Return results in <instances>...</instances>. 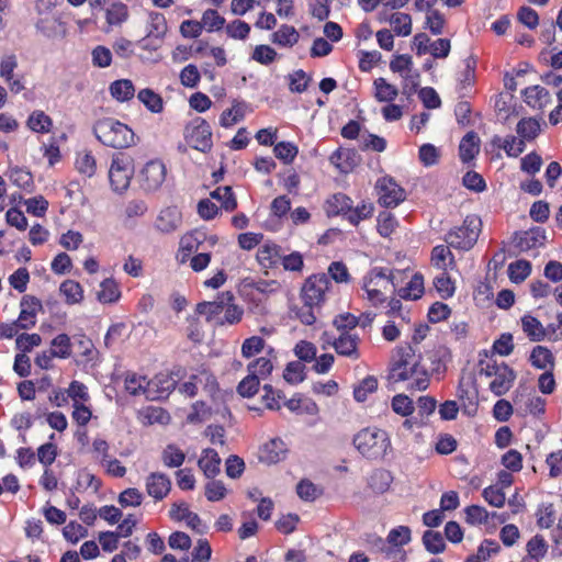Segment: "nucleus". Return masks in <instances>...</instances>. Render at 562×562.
I'll list each match as a JSON object with an SVG mask.
<instances>
[{
  "instance_id": "obj_1",
  "label": "nucleus",
  "mask_w": 562,
  "mask_h": 562,
  "mask_svg": "<svg viewBox=\"0 0 562 562\" xmlns=\"http://www.w3.org/2000/svg\"><path fill=\"white\" fill-rule=\"evenodd\" d=\"M390 379L394 382H407V389L412 391H424L429 385V375L420 364V356L408 345L396 348Z\"/></svg>"
},
{
  "instance_id": "obj_2",
  "label": "nucleus",
  "mask_w": 562,
  "mask_h": 562,
  "mask_svg": "<svg viewBox=\"0 0 562 562\" xmlns=\"http://www.w3.org/2000/svg\"><path fill=\"white\" fill-rule=\"evenodd\" d=\"M477 373L487 381L488 390L496 396L506 394L516 380V372L486 350L479 353Z\"/></svg>"
},
{
  "instance_id": "obj_3",
  "label": "nucleus",
  "mask_w": 562,
  "mask_h": 562,
  "mask_svg": "<svg viewBox=\"0 0 562 562\" xmlns=\"http://www.w3.org/2000/svg\"><path fill=\"white\" fill-rule=\"evenodd\" d=\"M196 312L218 326L236 325L244 316L243 306L235 303L231 292L221 293L215 301L199 303Z\"/></svg>"
},
{
  "instance_id": "obj_4",
  "label": "nucleus",
  "mask_w": 562,
  "mask_h": 562,
  "mask_svg": "<svg viewBox=\"0 0 562 562\" xmlns=\"http://www.w3.org/2000/svg\"><path fill=\"white\" fill-rule=\"evenodd\" d=\"M97 139L104 146L115 149L135 145V134L131 127L114 117H103L93 125Z\"/></svg>"
},
{
  "instance_id": "obj_5",
  "label": "nucleus",
  "mask_w": 562,
  "mask_h": 562,
  "mask_svg": "<svg viewBox=\"0 0 562 562\" xmlns=\"http://www.w3.org/2000/svg\"><path fill=\"white\" fill-rule=\"evenodd\" d=\"M363 299L372 306H379L394 293L395 285L390 270L383 268L371 269L361 282Z\"/></svg>"
},
{
  "instance_id": "obj_6",
  "label": "nucleus",
  "mask_w": 562,
  "mask_h": 562,
  "mask_svg": "<svg viewBox=\"0 0 562 562\" xmlns=\"http://www.w3.org/2000/svg\"><path fill=\"white\" fill-rule=\"evenodd\" d=\"M353 445L363 457L376 460L386 454L391 440L385 430L368 427L355 435Z\"/></svg>"
},
{
  "instance_id": "obj_7",
  "label": "nucleus",
  "mask_w": 562,
  "mask_h": 562,
  "mask_svg": "<svg viewBox=\"0 0 562 562\" xmlns=\"http://www.w3.org/2000/svg\"><path fill=\"white\" fill-rule=\"evenodd\" d=\"M198 383H204V393L213 400L216 409H220V405L224 402L227 394L220 390L216 378L206 370L192 374L188 381L179 386V392L192 397L199 392Z\"/></svg>"
},
{
  "instance_id": "obj_8",
  "label": "nucleus",
  "mask_w": 562,
  "mask_h": 562,
  "mask_svg": "<svg viewBox=\"0 0 562 562\" xmlns=\"http://www.w3.org/2000/svg\"><path fill=\"white\" fill-rule=\"evenodd\" d=\"M481 226L476 215H468L461 226L447 234L446 241L456 249L469 250L476 243Z\"/></svg>"
},
{
  "instance_id": "obj_9",
  "label": "nucleus",
  "mask_w": 562,
  "mask_h": 562,
  "mask_svg": "<svg viewBox=\"0 0 562 562\" xmlns=\"http://www.w3.org/2000/svg\"><path fill=\"white\" fill-rule=\"evenodd\" d=\"M321 341L323 349L333 347L341 357H346L351 360H358L360 358V337L355 333L342 331L335 337L330 333L324 331L321 336Z\"/></svg>"
},
{
  "instance_id": "obj_10",
  "label": "nucleus",
  "mask_w": 562,
  "mask_h": 562,
  "mask_svg": "<svg viewBox=\"0 0 562 562\" xmlns=\"http://www.w3.org/2000/svg\"><path fill=\"white\" fill-rule=\"evenodd\" d=\"M133 175V159L122 154L114 155L109 169V180L113 191L122 193L127 190Z\"/></svg>"
},
{
  "instance_id": "obj_11",
  "label": "nucleus",
  "mask_w": 562,
  "mask_h": 562,
  "mask_svg": "<svg viewBox=\"0 0 562 562\" xmlns=\"http://www.w3.org/2000/svg\"><path fill=\"white\" fill-rule=\"evenodd\" d=\"M390 69L402 78L404 93H413L419 86L420 75L414 68L413 58L407 54L395 55L390 61Z\"/></svg>"
},
{
  "instance_id": "obj_12",
  "label": "nucleus",
  "mask_w": 562,
  "mask_h": 562,
  "mask_svg": "<svg viewBox=\"0 0 562 562\" xmlns=\"http://www.w3.org/2000/svg\"><path fill=\"white\" fill-rule=\"evenodd\" d=\"M330 281L326 274H314L302 286L301 297L307 306H321L326 300Z\"/></svg>"
},
{
  "instance_id": "obj_13",
  "label": "nucleus",
  "mask_w": 562,
  "mask_h": 562,
  "mask_svg": "<svg viewBox=\"0 0 562 562\" xmlns=\"http://www.w3.org/2000/svg\"><path fill=\"white\" fill-rule=\"evenodd\" d=\"M166 175V165L160 159H151L139 170L138 181L143 190L154 192L162 186Z\"/></svg>"
},
{
  "instance_id": "obj_14",
  "label": "nucleus",
  "mask_w": 562,
  "mask_h": 562,
  "mask_svg": "<svg viewBox=\"0 0 562 562\" xmlns=\"http://www.w3.org/2000/svg\"><path fill=\"white\" fill-rule=\"evenodd\" d=\"M375 190L378 202L385 207H395L406 198L405 190L389 176L378 179Z\"/></svg>"
},
{
  "instance_id": "obj_15",
  "label": "nucleus",
  "mask_w": 562,
  "mask_h": 562,
  "mask_svg": "<svg viewBox=\"0 0 562 562\" xmlns=\"http://www.w3.org/2000/svg\"><path fill=\"white\" fill-rule=\"evenodd\" d=\"M186 137L191 147L206 151L212 147L210 124L202 117L194 119L186 128Z\"/></svg>"
},
{
  "instance_id": "obj_16",
  "label": "nucleus",
  "mask_w": 562,
  "mask_h": 562,
  "mask_svg": "<svg viewBox=\"0 0 562 562\" xmlns=\"http://www.w3.org/2000/svg\"><path fill=\"white\" fill-rule=\"evenodd\" d=\"M202 238H204V231L202 229H194L184 234L179 241L177 260L180 263H186L193 252L200 249L203 250Z\"/></svg>"
},
{
  "instance_id": "obj_17",
  "label": "nucleus",
  "mask_w": 562,
  "mask_h": 562,
  "mask_svg": "<svg viewBox=\"0 0 562 562\" xmlns=\"http://www.w3.org/2000/svg\"><path fill=\"white\" fill-rule=\"evenodd\" d=\"M21 311L15 322L20 329L32 328L36 324V317L40 311H42V303L34 296H23L20 303Z\"/></svg>"
},
{
  "instance_id": "obj_18",
  "label": "nucleus",
  "mask_w": 562,
  "mask_h": 562,
  "mask_svg": "<svg viewBox=\"0 0 562 562\" xmlns=\"http://www.w3.org/2000/svg\"><path fill=\"white\" fill-rule=\"evenodd\" d=\"M378 20L381 23L387 22L391 25L392 31L397 36L406 37L412 33V18L407 13L398 11L393 13H386L385 11H380L378 13Z\"/></svg>"
},
{
  "instance_id": "obj_19",
  "label": "nucleus",
  "mask_w": 562,
  "mask_h": 562,
  "mask_svg": "<svg viewBox=\"0 0 562 562\" xmlns=\"http://www.w3.org/2000/svg\"><path fill=\"white\" fill-rule=\"evenodd\" d=\"M288 454V446L280 438H273L266 442L259 450V459L267 464H276L283 461Z\"/></svg>"
},
{
  "instance_id": "obj_20",
  "label": "nucleus",
  "mask_w": 562,
  "mask_h": 562,
  "mask_svg": "<svg viewBox=\"0 0 562 562\" xmlns=\"http://www.w3.org/2000/svg\"><path fill=\"white\" fill-rule=\"evenodd\" d=\"M147 494L155 501L164 499L171 490L170 479L160 472L150 473L145 480Z\"/></svg>"
},
{
  "instance_id": "obj_21",
  "label": "nucleus",
  "mask_w": 562,
  "mask_h": 562,
  "mask_svg": "<svg viewBox=\"0 0 562 562\" xmlns=\"http://www.w3.org/2000/svg\"><path fill=\"white\" fill-rule=\"evenodd\" d=\"M144 36L154 40H165L168 32V23L165 15L158 11H148L144 21Z\"/></svg>"
},
{
  "instance_id": "obj_22",
  "label": "nucleus",
  "mask_w": 562,
  "mask_h": 562,
  "mask_svg": "<svg viewBox=\"0 0 562 562\" xmlns=\"http://www.w3.org/2000/svg\"><path fill=\"white\" fill-rule=\"evenodd\" d=\"M175 380L167 374H158L149 380L147 400L158 401L168 397L175 389Z\"/></svg>"
},
{
  "instance_id": "obj_23",
  "label": "nucleus",
  "mask_w": 562,
  "mask_h": 562,
  "mask_svg": "<svg viewBox=\"0 0 562 562\" xmlns=\"http://www.w3.org/2000/svg\"><path fill=\"white\" fill-rule=\"evenodd\" d=\"M104 16L106 22V27L104 31L110 32L114 27L121 26L128 20L130 10L125 3L121 1H114L105 8Z\"/></svg>"
},
{
  "instance_id": "obj_24",
  "label": "nucleus",
  "mask_w": 562,
  "mask_h": 562,
  "mask_svg": "<svg viewBox=\"0 0 562 562\" xmlns=\"http://www.w3.org/2000/svg\"><path fill=\"white\" fill-rule=\"evenodd\" d=\"M270 41L279 47L291 48L299 43L300 33L294 26L282 24L271 34Z\"/></svg>"
},
{
  "instance_id": "obj_25",
  "label": "nucleus",
  "mask_w": 562,
  "mask_h": 562,
  "mask_svg": "<svg viewBox=\"0 0 562 562\" xmlns=\"http://www.w3.org/2000/svg\"><path fill=\"white\" fill-rule=\"evenodd\" d=\"M525 102L535 110H542L551 102L549 91L541 86H530L524 90Z\"/></svg>"
},
{
  "instance_id": "obj_26",
  "label": "nucleus",
  "mask_w": 562,
  "mask_h": 562,
  "mask_svg": "<svg viewBox=\"0 0 562 562\" xmlns=\"http://www.w3.org/2000/svg\"><path fill=\"white\" fill-rule=\"evenodd\" d=\"M430 263L440 272L454 269L456 261L449 246L438 245L434 247L431 250Z\"/></svg>"
},
{
  "instance_id": "obj_27",
  "label": "nucleus",
  "mask_w": 562,
  "mask_h": 562,
  "mask_svg": "<svg viewBox=\"0 0 562 562\" xmlns=\"http://www.w3.org/2000/svg\"><path fill=\"white\" fill-rule=\"evenodd\" d=\"M274 358V349L270 347L266 356L259 357L247 364V371L252 375H257V378L266 379L273 370L272 360Z\"/></svg>"
},
{
  "instance_id": "obj_28",
  "label": "nucleus",
  "mask_w": 562,
  "mask_h": 562,
  "mask_svg": "<svg viewBox=\"0 0 562 562\" xmlns=\"http://www.w3.org/2000/svg\"><path fill=\"white\" fill-rule=\"evenodd\" d=\"M198 464L206 477H214L220 472L221 458L215 450L204 449Z\"/></svg>"
},
{
  "instance_id": "obj_29",
  "label": "nucleus",
  "mask_w": 562,
  "mask_h": 562,
  "mask_svg": "<svg viewBox=\"0 0 562 562\" xmlns=\"http://www.w3.org/2000/svg\"><path fill=\"white\" fill-rule=\"evenodd\" d=\"M279 259L280 248L278 245L273 243H265L258 248L257 260L262 268L269 269L274 267Z\"/></svg>"
},
{
  "instance_id": "obj_30",
  "label": "nucleus",
  "mask_w": 562,
  "mask_h": 562,
  "mask_svg": "<svg viewBox=\"0 0 562 562\" xmlns=\"http://www.w3.org/2000/svg\"><path fill=\"white\" fill-rule=\"evenodd\" d=\"M109 92L114 100L122 103L133 99L135 87L130 79H119L110 85Z\"/></svg>"
},
{
  "instance_id": "obj_31",
  "label": "nucleus",
  "mask_w": 562,
  "mask_h": 562,
  "mask_svg": "<svg viewBox=\"0 0 562 562\" xmlns=\"http://www.w3.org/2000/svg\"><path fill=\"white\" fill-rule=\"evenodd\" d=\"M149 380L145 375L134 372L126 373L124 378V387L133 396L144 395L147 398V389Z\"/></svg>"
},
{
  "instance_id": "obj_32",
  "label": "nucleus",
  "mask_w": 562,
  "mask_h": 562,
  "mask_svg": "<svg viewBox=\"0 0 562 562\" xmlns=\"http://www.w3.org/2000/svg\"><path fill=\"white\" fill-rule=\"evenodd\" d=\"M521 328L531 341H541L546 337V328L539 319L527 314L520 319Z\"/></svg>"
},
{
  "instance_id": "obj_33",
  "label": "nucleus",
  "mask_w": 562,
  "mask_h": 562,
  "mask_svg": "<svg viewBox=\"0 0 562 562\" xmlns=\"http://www.w3.org/2000/svg\"><path fill=\"white\" fill-rule=\"evenodd\" d=\"M480 151L479 136L470 132L460 142L459 153L463 162L472 160Z\"/></svg>"
},
{
  "instance_id": "obj_34",
  "label": "nucleus",
  "mask_w": 562,
  "mask_h": 562,
  "mask_svg": "<svg viewBox=\"0 0 562 562\" xmlns=\"http://www.w3.org/2000/svg\"><path fill=\"white\" fill-rule=\"evenodd\" d=\"M247 105L241 102H234L229 109L223 111L220 117V124L223 127H232L243 121L246 116Z\"/></svg>"
},
{
  "instance_id": "obj_35",
  "label": "nucleus",
  "mask_w": 562,
  "mask_h": 562,
  "mask_svg": "<svg viewBox=\"0 0 562 562\" xmlns=\"http://www.w3.org/2000/svg\"><path fill=\"white\" fill-rule=\"evenodd\" d=\"M329 161L344 173L350 172L356 166L355 154L349 149L338 148L330 155Z\"/></svg>"
},
{
  "instance_id": "obj_36",
  "label": "nucleus",
  "mask_w": 562,
  "mask_h": 562,
  "mask_svg": "<svg viewBox=\"0 0 562 562\" xmlns=\"http://www.w3.org/2000/svg\"><path fill=\"white\" fill-rule=\"evenodd\" d=\"M98 300L103 304L115 303L121 297V290L114 279H105L100 283V290L97 293Z\"/></svg>"
},
{
  "instance_id": "obj_37",
  "label": "nucleus",
  "mask_w": 562,
  "mask_h": 562,
  "mask_svg": "<svg viewBox=\"0 0 562 562\" xmlns=\"http://www.w3.org/2000/svg\"><path fill=\"white\" fill-rule=\"evenodd\" d=\"M26 125L32 132L46 134L52 131L53 121L44 111L35 110L30 114Z\"/></svg>"
},
{
  "instance_id": "obj_38",
  "label": "nucleus",
  "mask_w": 562,
  "mask_h": 562,
  "mask_svg": "<svg viewBox=\"0 0 562 562\" xmlns=\"http://www.w3.org/2000/svg\"><path fill=\"white\" fill-rule=\"evenodd\" d=\"M529 360L535 368L540 370H551L554 366L552 352L543 346H536L530 353Z\"/></svg>"
},
{
  "instance_id": "obj_39",
  "label": "nucleus",
  "mask_w": 562,
  "mask_h": 562,
  "mask_svg": "<svg viewBox=\"0 0 562 562\" xmlns=\"http://www.w3.org/2000/svg\"><path fill=\"white\" fill-rule=\"evenodd\" d=\"M137 99L151 113H161L164 111L162 98L149 88L139 90Z\"/></svg>"
},
{
  "instance_id": "obj_40",
  "label": "nucleus",
  "mask_w": 562,
  "mask_h": 562,
  "mask_svg": "<svg viewBox=\"0 0 562 562\" xmlns=\"http://www.w3.org/2000/svg\"><path fill=\"white\" fill-rule=\"evenodd\" d=\"M59 291L67 304H78L83 300L82 286L75 280H65L60 284Z\"/></svg>"
},
{
  "instance_id": "obj_41",
  "label": "nucleus",
  "mask_w": 562,
  "mask_h": 562,
  "mask_svg": "<svg viewBox=\"0 0 562 562\" xmlns=\"http://www.w3.org/2000/svg\"><path fill=\"white\" fill-rule=\"evenodd\" d=\"M493 144L503 148L509 157H518L525 150V140L522 138L517 139L515 136L506 138L495 136Z\"/></svg>"
},
{
  "instance_id": "obj_42",
  "label": "nucleus",
  "mask_w": 562,
  "mask_h": 562,
  "mask_svg": "<svg viewBox=\"0 0 562 562\" xmlns=\"http://www.w3.org/2000/svg\"><path fill=\"white\" fill-rule=\"evenodd\" d=\"M374 97L379 102H392L398 95L395 86L387 82L384 78H378L373 82Z\"/></svg>"
},
{
  "instance_id": "obj_43",
  "label": "nucleus",
  "mask_w": 562,
  "mask_h": 562,
  "mask_svg": "<svg viewBox=\"0 0 562 562\" xmlns=\"http://www.w3.org/2000/svg\"><path fill=\"white\" fill-rule=\"evenodd\" d=\"M180 224V214L176 209H165L160 212L158 218H157V227L161 232L170 233Z\"/></svg>"
},
{
  "instance_id": "obj_44",
  "label": "nucleus",
  "mask_w": 562,
  "mask_h": 562,
  "mask_svg": "<svg viewBox=\"0 0 562 562\" xmlns=\"http://www.w3.org/2000/svg\"><path fill=\"white\" fill-rule=\"evenodd\" d=\"M508 277L514 283L524 282L531 273V263L528 260L519 259L508 265Z\"/></svg>"
},
{
  "instance_id": "obj_45",
  "label": "nucleus",
  "mask_w": 562,
  "mask_h": 562,
  "mask_svg": "<svg viewBox=\"0 0 562 562\" xmlns=\"http://www.w3.org/2000/svg\"><path fill=\"white\" fill-rule=\"evenodd\" d=\"M75 166L78 172L89 178L97 171L95 158L91 151L88 150L77 153Z\"/></svg>"
},
{
  "instance_id": "obj_46",
  "label": "nucleus",
  "mask_w": 562,
  "mask_h": 562,
  "mask_svg": "<svg viewBox=\"0 0 562 562\" xmlns=\"http://www.w3.org/2000/svg\"><path fill=\"white\" fill-rule=\"evenodd\" d=\"M465 521L469 525L476 526L487 524L491 517H495V513H488L483 506L470 505L464 508Z\"/></svg>"
},
{
  "instance_id": "obj_47",
  "label": "nucleus",
  "mask_w": 562,
  "mask_h": 562,
  "mask_svg": "<svg viewBox=\"0 0 562 562\" xmlns=\"http://www.w3.org/2000/svg\"><path fill=\"white\" fill-rule=\"evenodd\" d=\"M424 293V278L422 274H414L407 284L398 291L403 299L417 300Z\"/></svg>"
},
{
  "instance_id": "obj_48",
  "label": "nucleus",
  "mask_w": 562,
  "mask_h": 562,
  "mask_svg": "<svg viewBox=\"0 0 562 562\" xmlns=\"http://www.w3.org/2000/svg\"><path fill=\"white\" fill-rule=\"evenodd\" d=\"M541 130L540 122L537 119L528 117L522 119L517 124V134L524 140H532L535 139Z\"/></svg>"
},
{
  "instance_id": "obj_49",
  "label": "nucleus",
  "mask_w": 562,
  "mask_h": 562,
  "mask_svg": "<svg viewBox=\"0 0 562 562\" xmlns=\"http://www.w3.org/2000/svg\"><path fill=\"white\" fill-rule=\"evenodd\" d=\"M66 392L68 400L71 401V406L80 403H89L91 400L87 385L77 380L70 382Z\"/></svg>"
},
{
  "instance_id": "obj_50",
  "label": "nucleus",
  "mask_w": 562,
  "mask_h": 562,
  "mask_svg": "<svg viewBox=\"0 0 562 562\" xmlns=\"http://www.w3.org/2000/svg\"><path fill=\"white\" fill-rule=\"evenodd\" d=\"M201 23L203 29L212 33L221 31L225 26L226 20L216 10L207 9L202 14Z\"/></svg>"
},
{
  "instance_id": "obj_51",
  "label": "nucleus",
  "mask_w": 562,
  "mask_h": 562,
  "mask_svg": "<svg viewBox=\"0 0 562 562\" xmlns=\"http://www.w3.org/2000/svg\"><path fill=\"white\" fill-rule=\"evenodd\" d=\"M434 286L441 299H449L456 292L454 282L448 276L447 271H441L434 278Z\"/></svg>"
},
{
  "instance_id": "obj_52",
  "label": "nucleus",
  "mask_w": 562,
  "mask_h": 562,
  "mask_svg": "<svg viewBox=\"0 0 562 562\" xmlns=\"http://www.w3.org/2000/svg\"><path fill=\"white\" fill-rule=\"evenodd\" d=\"M250 25L243 20H233L225 24V33L229 38L246 41L250 34Z\"/></svg>"
},
{
  "instance_id": "obj_53",
  "label": "nucleus",
  "mask_w": 562,
  "mask_h": 562,
  "mask_svg": "<svg viewBox=\"0 0 562 562\" xmlns=\"http://www.w3.org/2000/svg\"><path fill=\"white\" fill-rule=\"evenodd\" d=\"M378 390V380L373 375L366 376L353 390V397L357 402L367 401L368 396Z\"/></svg>"
},
{
  "instance_id": "obj_54",
  "label": "nucleus",
  "mask_w": 562,
  "mask_h": 562,
  "mask_svg": "<svg viewBox=\"0 0 562 562\" xmlns=\"http://www.w3.org/2000/svg\"><path fill=\"white\" fill-rule=\"evenodd\" d=\"M52 353L59 359H67L71 356V341L68 335L59 334L52 340Z\"/></svg>"
},
{
  "instance_id": "obj_55",
  "label": "nucleus",
  "mask_w": 562,
  "mask_h": 562,
  "mask_svg": "<svg viewBox=\"0 0 562 562\" xmlns=\"http://www.w3.org/2000/svg\"><path fill=\"white\" fill-rule=\"evenodd\" d=\"M296 493L301 499L313 502L322 495L323 490L312 481L304 479L297 483Z\"/></svg>"
},
{
  "instance_id": "obj_56",
  "label": "nucleus",
  "mask_w": 562,
  "mask_h": 562,
  "mask_svg": "<svg viewBox=\"0 0 562 562\" xmlns=\"http://www.w3.org/2000/svg\"><path fill=\"white\" fill-rule=\"evenodd\" d=\"M10 181L18 188L25 191H31L33 188V176L27 170L22 168H12L9 171Z\"/></svg>"
},
{
  "instance_id": "obj_57",
  "label": "nucleus",
  "mask_w": 562,
  "mask_h": 562,
  "mask_svg": "<svg viewBox=\"0 0 562 562\" xmlns=\"http://www.w3.org/2000/svg\"><path fill=\"white\" fill-rule=\"evenodd\" d=\"M376 222L378 232L382 237H390L398 226L396 217L390 212H381Z\"/></svg>"
},
{
  "instance_id": "obj_58",
  "label": "nucleus",
  "mask_w": 562,
  "mask_h": 562,
  "mask_svg": "<svg viewBox=\"0 0 562 562\" xmlns=\"http://www.w3.org/2000/svg\"><path fill=\"white\" fill-rule=\"evenodd\" d=\"M211 196L221 202L222 207L226 211H233L237 206V202L232 192V188L228 186L215 189L211 192Z\"/></svg>"
},
{
  "instance_id": "obj_59",
  "label": "nucleus",
  "mask_w": 562,
  "mask_h": 562,
  "mask_svg": "<svg viewBox=\"0 0 562 562\" xmlns=\"http://www.w3.org/2000/svg\"><path fill=\"white\" fill-rule=\"evenodd\" d=\"M391 406L393 412L402 417H409L415 409L413 401L405 394L393 396Z\"/></svg>"
},
{
  "instance_id": "obj_60",
  "label": "nucleus",
  "mask_w": 562,
  "mask_h": 562,
  "mask_svg": "<svg viewBox=\"0 0 562 562\" xmlns=\"http://www.w3.org/2000/svg\"><path fill=\"white\" fill-rule=\"evenodd\" d=\"M266 341L259 336L246 338L240 348L241 356L249 359L265 350Z\"/></svg>"
},
{
  "instance_id": "obj_61",
  "label": "nucleus",
  "mask_w": 562,
  "mask_h": 562,
  "mask_svg": "<svg viewBox=\"0 0 562 562\" xmlns=\"http://www.w3.org/2000/svg\"><path fill=\"white\" fill-rule=\"evenodd\" d=\"M71 419L80 427H86L92 419V408L89 403H80L72 405Z\"/></svg>"
},
{
  "instance_id": "obj_62",
  "label": "nucleus",
  "mask_w": 562,
  "mask_h": 562,
  "mask_svg": "<svg viewBox=\"0 0 562 562\" xmlns=\"http://www.w3.org/2000/svg\"><path fill=\"white\" fill-rule=\"evenodd\" d=\"M273 153L284 164H291L295 159L299 148L291 142H280L274 145Z\"/></svg>"
},
{
  "instance_id": "obj_63",
  "label": "nucleus",
  "mask_w": 562,
  "mask_h": 562,
  "mask_svg": "<svg viewBox=\"0 0 562 562\" xmlns=\"http://www.w3.org/2000/svg\"><path fill=\"white\" fill-rule=\"evenodd\" d=\"M184 459L186 454L175 445H168L162 451V462L168 468H179Z\"/></svg>"
},
{
  "instance_id": "obj_64",
  "label": "nucleus",
  "mask_w": 562,
  "mask_h": 562,
  "mask_svg": "<svg viewBox=\"0 0 562 562\" xmlns=\"http://www.w3.org/2000/svg\"><path fill=\"white\" fill-rule=\"evenodd\" d=\"M537 524L540 528H550L555 521V510L552 504L542 503L539 505L537 513Z\"/></svg>"
}]
</instances>
